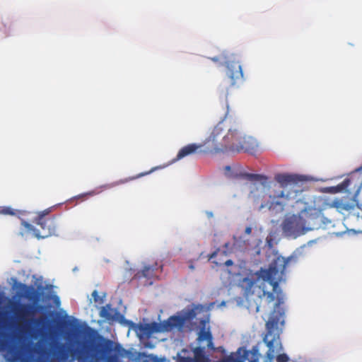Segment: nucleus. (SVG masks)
Returning <instances> with one entry per match:
<instances>
[{
    "label": "nucleus",
    "instance_id": "1",
    "mask_svg": "<svg viewBox=\"0 0 362 362\" xmlns=\"http://www.w3.org/2000/svg\"><path fill=\"white\" fill-rule=\"evenodd\" d=\"M0 351L7 362H76V339L69 344L56 342L51 349L0 340Z\"/></svg>",
    "mask_w": 362,
    "mask_h": 362
},
{
    "label": "nucleus",
    "instance_id": "2",
    "mask_svg": "<svg viewBox=\"0 0 362 362\" xmlns=\"http://www.w3.org/2000/svg\"><path fill=\"white\" fill-rule=\"evenodd\" d=\"M257 279H262L267 281L273 287V290L277 295V303L274 304L269 320L266 322L267 333L263 338L264 342L268 347L267 356L269 358H273L276 352L282 349L280 341L279 332L277 330L279 324L284 323V311L281 305L284 302V297L282 291L279 288V284L274 279V272L272 269H261L256 272Z\"/></svg>",
    "mask_w": 362,
    "mask_h": 362
},
{
    "label": "nucleus",
    "instance_id": "3",
    "mask_svg": "<svg viewBox=\"0 0 362 362\" xmlns=\"http://www.w3.org/2000/svg\"><path fill=\"white\" fill-rule=\"evenodd\" d=\"M277 184L270 185L272 190L269 191V200L261 204V208L268 206L269 209H276L283 211L284 206L288 205L290 201L295 203L301 202L303 190L299 182L303 181L301 176L287 173H277L274 176Z\"/></svg>",
    "mask_w": 362,
    "mask_h": 362
},
{
    "label": "nucleus",
    "instance_id": "4",
    "mask_svg": "<svg viewBox=\"0 0 362 362\" xmlns=\"http://www.w3.org/2000/svg\"><path fill=\"white\" fill-rule=\"evenodd\" d=\"M223 123H218L205 140L210 150L216 152H251L257 146V141L251 136H247L237 128H230L226 134L222 136Z\"/></svg>",
    "mask_w": 362,
    "mask_h": 362
},
{
    "label": "nucleus",
    "instance_id": "5",
    "mask_svg": "<svg viewBox=\"0 0 362 362\" xmlns=\"http://www.w3.org/2000/svg\"><path fill=\"white\" fill-rule=\"evenodd\" d=\"M47 213L42 212L37 218V223L40 226L41 230L35 228L33 225L21 220V225L24 230L20 232L23 236L25 233H33L38 239H44L52 235H57V226L54 217H45Z\"/></svg>",
    "mask_w": 362,
    "mask_h": 362
},
{
    "label": "nucleus",
    "instance_id": "6",
    "mask_svg": "<svg viewBox=\"0 0 362 362\" xmlns=\"http://www.w3.org/2000/svg\"><path fill=\"white\" fill-rule=\"evenodd\" d=\"M362 187V166L351 173L343 182L332 187L334 193L345 192L356 199Z\"/></svg>",
    "mask_w": 362,
    "mask_h": 362
},
{
    "label": "nucleus",
    "instance_id": "7",
    "mask_svg": "<svg viewBox=\"0 0 362 362\" xmlns=\"http://www.w3.org/2000/svg\"><path fill=\"white\" fill-rule=\"evenodd\" d=\"M226 76L220 86V91L227 98L228 95V89L233 88L243 80V73L242 66L238 61H226Z\"/></svg>",
    "mask_w": 362,
    "mask_h": 362
},
{
    "label": "nucleus",
    "instance_id": "8",
    "mask_svg": "<svg viewBox=\"0 0 362 362\" xmlns=\"http://www.w3.org/2000/svg\"><path fill=\"white\" fill-rule=\"evenodd\" d=\"M282 230L286 235L294 238L305 234V223L300 214L286 217L282 223Z\"/></svg>",
    "mask_w": 362,
    "mask_h": 362
},
{
    "label": "nucleus",
    "instance_id": "9",
    "mask_svg": "<svg viewBox=\"0 0 362 362\" xmlns=\"http://www.w3.org/2000/svg\"><path fill=\"white\" fill-rule=\"evenodd\" d=\"M42 308V305L16 303L14 304L13 311L18 322L26 323L30 321L29 317H33L35 312Z\"/></svg>",
    "mask_w": 362,
    "mask_h": 362
},
{
    "label": "nucleus",
    "instance_id": "10",
    "mask_svg": "<svg viewBox=\"0 0 362 362\" xmlns=\"http://www.w3.org/2000/svg\"><path fill=\"white\" fill-rule=\"evenodd\" d=\"M300 215L305 223V233L320 227L323 218L320 211L315 209H304Z\"/></svg>",
    "mask_w": 362,
    "mask_h": 362
},
{
    "label": "nucleus",
    "instance_id": "11",
    "mask_svg": "<svg viewBox=\"0 0 362 362\" xmlns=\"http://www.w3.org/2000/svg\"><path fill=\"white\" fill-rule=\"evenodd\" d=\"M194 313L193 310L189 311L187 317L173 315L170 317L167 320L160 322L162 332H169L174 328L181 327L185 324L186 319L193 317Z\"/></svg>",
    "mask_w": 362,
    "mask_h": 362
},
{
    "label": "nucleus",
    "instance_id": "12",
    "mask_svg": "<svg viewBox=\"0 0 362 362\" xmlns=\"http://www.w3.org/2000/svg\"><path fill=\"white\" fill-rule=\"evenodd\" d=\"M16 288L18 290L17 296L19 298H25L33 301L39 300L40 293L32 286L19 282L16 284Z\"/></svg>",
    "mask_w": 362,
    "mask_h": 362
},
{
    "label": "nucleus",
    "instance_id": "13",
    "mask_svg": "<svg viewBox=\"0 0 362 362\" xmlns=\"http://www.w3.org/2000/svg\"><path fill=\"white\" fill-rule=\"evenodd\" d=\"M356 204L357 200L352 197L349 199L341 198L334 199L332 202L331 206L335 208L339 213L344 214L346 212H351L353 211L355 209Z\"/></svg>",
    "mask_w": 362,
    "mask_h": 362
},
{
    "label": "nucleus",
    "instance_id": "14",
    "mask_svg": "<svg viewBox=\"0 0 362 362\" xmlns=\"http://www.w3.org/2000/svg\"><path fill=\"white\" fill-rule=\"evenodd\" d=\"M136 331L140 337H150L154 333L162 332L160 323L158 322L139 324Z\"/></svg>",
    "mask_w": 362,
    "mask_h": 362
},
{
    "label": "nucleus",
    "instance_id": "15",
    "mask_svg": "<svg viewBox=\"0 0 362 362\" xmlns=\"http://www.w3.org/2000/svg\"><path fill=\"white\" fill-rule=\"evenodd\" d=\"M205 141L204 142V144H189L187 146H183L180 150L178 151L176 158L174 159L175 160H179L182 159L183 158L190 156L192 154L195 153L199 148L205 146ZM207 145V147L209 148V145H211V143H209Z\"/></svg>",
    "mask_w": 362,
    "mask_h": 362
},
{
    "label": "nucleus",
    "instance_id": "16",
    "mask_svg": "<svg viewBox=\"0 0 362 362\" xmlns=\"http://www.w3.org/2000/svg\"><path fill=\"white\" fill-rule=\"evenodd\" d=\"M99 314L104 320L111 322L116 320V317L119 315V313L115 309L112 308L110 304H107L101 307Z\"/></svg>",
    "mask_w": 362,
    "mask_h": 362
},
{
    "label": "nucleus",
    "instance_id": "17",
    "mask_svg": "<svg viewBox=\"0 0 362 362\" xmlns=\"http://www.w3.org/2000/svg\"><path fill=\"white\" fill-rule=\"evenodd\" d=\"M255 284L256 280L250 277L243 278L240 281L239 283L240 286L244 290V294L246 296H248L249 295H251L254 293L252 289Z\"/></svg>",
    "mask_w": 362,
    "mask_h": 362
},
{
    "label": "nucleus",
    "instance_id": "18",
    "mask_svg": "<svg viewBox=\"0 0 362 362\" xmlns=\"http://www.w3.org/2000/svg\"><path fill=\"white\" fill-rule=\"evenodd\" d=\"M152 170L149 171V172H146V173H141L136 176H132V177H126V178H124V179H120L117 181H115L114 182H112V183H110V184H107V185H105L103 186L104 188L105 189H110V188H112V187H116L117 185H123V184H125V183H127L130 181H132L135 179H137L139 177H141L142 176H144L146 175H148L149 174Z\"/></svg>",
    "mask_w": 362,
    "mask_h": 362
},
{
    "label": "nucleus",
    "instance_id": "19",
    "mask_svg": "<svg viewBox=\"0 0 362 362\" xmlns=\"http://www.w3.org/2000/svg\"><path fill=\"white\" fill-rule=\"evenodd\" d=\"M157 266H158L157 263H156L155 264L151 265V266H150V265L145 266L141 272H137V274H136L137 277L138 278L144 277V278H147V279L153 278L155 276L154 272L158 269Z\"/></svg>",
    "mask_w": 362,
    "mask_h": 362
},
{
    "label": "nucleus",
    "instance_id": "20",
    "mask_svg": "<svg viewBox=\"0 0 362 362\" xmlns=\"http://www.w3.org/2000/svg\"><path fill=\"white\" fill-rule=\"evenodd\" d=\"M245 177L250 181H260L262 184L265 186L268 180V177L264 175L246 173Z\"/></svg>",
    "mask_w": 362,
    "mask_h": 362
},
{
    "label": "nucleus",
    "instance_id": "21",
    "mask_svg": "<svg viewBox=\"0 0 362 362\" xmlns=\"http://www.w3.org/2000/svg\"><path fill=\"white\" fill-rule=\"evenodd\" d=\"M199 340L208 341V346L211 349L214 348L213 342H212V335L210 332L205 331L204 329H202L199 334Z\"/></svg>",
    "mask_w": 362,
    "mask_h": 362
},
{
    "label": "nucleus",
    "instance_id": "22",
    "mask_svg": "<svg viewBox=\"0 0 362 362\" xmlns=\"http://www.w3.org/2000/svg\"><path fill=\"white\" fill-rule=\"evenodd\" d=\"M263 296L266 297L267 303L269 304L272 303L275 298L277 300L276 293H275L274 291L272 292L263 291ZM276 303L277 301L275 303V304Z\"/></svg>",
    "mask_w": 362,
    "mask_h": 362
},
{
    "label": "nucleus",
    "instance_id": "23",
    "mask_svg": "<svg viewBox=\"0 0 362 362\" xmlns=\"http://www.w3.org/2000/svg\"><path fill=\"white\" fill-rule=\"evenodd\" d=\"M92 297L95 303H103V300L102 298L100 297L98 291H96V290L93 291V292L92 293Z\"/></svg>",
    "mask_w": 362,
    "mask_h": 362
},
{
    "label": "nucleus",
    "instance_id": "24",
    "mask_svg": "<svg viewBox=\"0 0 362 362\" xmlns=\"http://www.w3.org/2000/svg\"><path fill=\"white\" fill-rule=\"evenodd\" d=\"M288 356L286 354H281L276 356V362H288Z\"/></svg>",
    "mask_w": 362,
    "mask_h": 362
},
{
    "label": "nucleus",
    "instance_id": "25",
    "mask_svg": "<svg viewBox=\"0 0 362 362\" xmlns=\"http://www.w3.org/2000/svg\"><path fill=\"white\" fill-rule=\"evenodd\" d=\"M1 213L5 215H15L14 210L10 207H4L1 209Z\"/></svg>",
    "mask_w": 362,
    "mask_h": 362
},
{
    "label": "nucleus",
    "instance_id": "26",
    "mask_svg": "<svg viewBox=\"0 0 362 362\" xmlns=\"http://www.w3.org/2000/svg\"><path fill=\"white\" fill-rule=\"evenodd\" d=\"M178 362H194V361L189 357H181Z\"/></svg>",
    "mask_w": 362,
    "mask_h": 362
},
{
    "label": "nucleus",
    "instance_id": "27",
    "mask_svg": "<svg viewBox=\"0 0 362 362\" xmlns=\"http://www.w3.org/2000/svg\"><path fill=\"white\" fill-rule=\"evenodd\" d=\"M233 261L231 260V259H228L224 263V265L226 266V267H230V266H232L233 265Z\"/></svg>",
    "mask_w": 362,
    "mask_h": 362
},
{
    "label": "nucleus",
    "instance_id": "28",
    "mask_svg": "<svg viewBox=\"0 0 362 362\" xmlns=\"http://www.w3.org/2000/svg\"><path fill=\"white\" fill-rule=\"evenodd\" d=\"M252 233L251 227L248 226L245 228V233L250 235Z\"/></svg>",
    "mask_w": 362,
    "mask_h": 362
},
{
    "label": "nucleus",
    "instance_id": "29",
    "mask_svg": "<svg viewBox=\"0 0 362 362\" xmlns=\"http://www.w3.org/2000/svg\"><path fill=\"white\" fill-rule=\"evenodd\" d=\"M216 255V252H214V253H212V255H211V258L214 257Z\"/></svg>",
    "mask_w": 362,
    "mask_h": 362
},
{
    "label": "nucleus",
    "instance_id": "30",
    "mask_svg": "<svg viewBox=\"0 0 362 362\" xmlns=\"http://www.w3.org/2000/svg\"><path fill=\"white\" fill-rule=\"evenodd\" d=\"M212 60L214 62H217L218 59L217 57L212 58Z\"/></svg>",
    "mask_w": 362,
    "mask_h": 362
},
{
    "label": "nucleus",
    "instance_id": "31",
    "mask_svg": "<svg viewBox=\"0 0 362 362\" xmlns=\"http://www.w3.org/2000/svg\"><path fill=\"white\" fill-rule=\"evenodd\" d=\"M198 351H201L199 349H197L195 351V354L197 356L198 355Z\"/></svg>",
    "mask_w": 362,
    "mask_h": 362
},
{
    "label": "nucleus",
    "instance_id": "32",
    "mask_svg": "<svg viewBox=\"0 0 362 362\" xmlns=\"http://www.w3.org/2000/svg\"><path fill=\"white\" fill-rule=\"evenodd\" d=\"M87 329H88L89 332H92V331H93V329H92L90 327H87Z\"/></svg>",
    "mask_w": 362,
    "mask_h": 362
},
{
    "label": "nucleus",
    "instance_id": "33",
    "mask_svg": "<svg viewBox=\"0 0 362 362\" xmlns=\"http://www.w3.org/2000/svg\"><path fill=\"white\" fill-rule=\"evenodd\" d=\"M259 306L257 307V309H256V311L258 312L259 311Z\"/></svg>",
    "mask_w": 362,
    "mask_h": 362
},
{
    "label": "nucleus",
    "instance_id": "34",
    "mask_svg": "<svg viewBox=\"0 0 362 362\" xmlns=\"http://www.w3.org/2000/svg\"><path fill=\"white\" fill-rule=\"evenodd\" d=\"M228 272L230 274L232 272L230 270H228Z\"/></svg>",
    "mask_w": 362,
    "mask_h": 362
},
{
    "label": "nucleus",
    "instance_id": "35",
    "mask_svg": "<svg viewBox=\"0 0 362 362\" xmlns=\"http://www.w3.org/2000/svg\"><path fill=\"white\" fill-rule=\"evenodd\" d=\"M226 169H228V170L230 169V166H227Z\"/></svg>",
    "mask_w": 362,
    "mask_h": 362
},
{
    "label": "nucleus",
    "instance_id": "36",
    "mask_svg": "<svg viewBox=\"0 0 362 362\" xmlns=\"http://www.w3.org/2000/svg\"><path fill=\"white\" fill-rule=\"evenodd\" d=\"M361 232H362V230Z\"/></svg>",
    "mask_w": 362,
    "mask_h": 362
}]
</instances>
